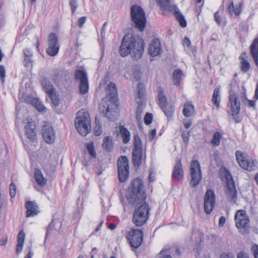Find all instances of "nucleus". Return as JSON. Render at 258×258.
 Here are the masks:
<instances>
[{
    "label": "nucleus",
    "instance_id": "obj_50",
    "mask_svg": "<svg viewBox=\"0 0 258 258\" xmlns=\"http://www.w3.org/2000/svg\"><path fill=\"white\" fill-rule=\"evenodd\" d=\"M142 142L138 134H135L134 136V145H141Z\"/></svg>",
    "mask_w": 258,
    "mask_h": 258
},
{
    "label": "nucleus",
    "instance_id": "obj_4",
    "mask_svg": "<svg viewBox=\"0 0 258 258\" xmlns=\"http://www.w3.org/2000/svg\"><path fill=\"white\" fill-rule=\"evenodd\" d=\"M156 1L162 11L164 12L174 11V15L181 27L184 28L186 26V21L183 15L174 4L173 0H156Z\"/></svg>",
    "mask_w": 258,
    "mask_h": 258
},
{
    "label": "nucleus",
    "instance_id": "obj_61",
    "mask_svg": "<svg viewBox=\"0 0 258 258\" xmlns=\"http://www.w3.org/2000/svg\"><path fill=\"white\" fill-rule=\"evenodd\" d=\"M182 138H183V140L184 141V142L185 143V144H187L188 143V139H189V134L187 132H184L182 133Z\"/></svg>",
    "mask_w": 258,
    "mask_h": 258
},
{
    "label": "nucleus",
    "instance_id": "obj_31",
    "mask_svg": "<svg viewBox=\"0 0 258 258\" xmlns=\"http://www.w3.org/2000/svg\"><path fill=\"white\" fill-rule=\"evenodd\" d=\"M184 75L180 69H176L172 75L173 83L175 86H178L181 81L183 79Z\"/></svg>",
    "mask_w": 258,
    "mask_h": 258
},
{
    "label": "nucleus",
    "instance_id": "obj_16",
    "mask_svg": "<svg viewBox=\"0 0 258 258\" xmlns=\"http://www.w3.org/2000/svg\"><path fill=\"white\" fill-rule=\"evenodd\" d=\"M237 190L235 187L234 181L232 178L231 176L230 178L227 177L226 189L225 190V196L228 200L231 203H235L237 200Z\"/></svg>",
    "mask_w": 258,
    "mask_h": 258
},
{
    "label": "nucleus",
    "instance_id": "obj_17",
    "mask_svg": "<svg viewBox=\"0 0 258 258\" xmlns=\"http://www.w3.org/2000/svg\"><path fill=\"white\" fill-rule=\"evenodd\" d=\"M238 99V95L230 91L229 97L230 110L231 112V115L233 116L234 119L236 122L239 121L236 119V117L240 110V103Z\"/></svg>",
    "mask_w": 258,
    "mask_h": 258
},
{
    "label": "nucleus",
    "instance_id": "obj_24",
    "mask_svg": "<svg viewBox=\"0 0 258 258\" xmlns=\"http://www.w3.org/2000/svg\"><path fill=\"white\" fill-rule=\"evenodd\" d=\"M25 207L27 209L26 213L27 217L34 216L39 212L38 206L34 202L27 201Z\"/></svg>",
    "mask_w": 258,
    "mask_h": 258
},
{
    "label": "nucleus",
    "instance_id": "obj_19",
    "mask_svg": "<svg viewBox=\"0 0 258 258\" xmlns=\"http://www.w3.org/2000/svg\"><path fill=\"white\" fill-rule=\"evenodd\" d=\"M42 137L47 144H52L54 143L55 134L53 128L49 124H45L43 126L42 130Z\"/></svg>",
    "mask_w": 258,
    "mask_h": 258
},
{
    "label": "nucleus",
    "instance_id": "obj_9",
    "mask_svg": "<svg viewBox=\"0 0 258 258\" xmlns=\"http://www.w3.org/2000/svg\"><path fill=\"white\" fill-rule=\"evenodd\" d=\"M235 155L239 165L243 169L251 171L257 168L256 161L246 159L243 153L237 151L235 153Z\"/></svg>",
    "mask_w": 258,
    "mask_h": 258
},
{
    "label": "nucleus",
    "instance_id": "obj_23",
    "mask_svg": "<svg viewBox=\"0 0 258 258\" xmlns=\"http://www.w3.org/2000/svg\"><path fill=\"white\" fill-rule=\"evenodd\" d=\"M161 51L160 41L158 39H154L151 42L149 48V53L155 57L159 55Z\"/></svg>",
    "mask_w": 258,
    "mask_h": 258
},
{
    "label": "nucleus",
    "instance_id": "obj_13",
    "mask_svg": "<svg viewBox=\"0 0 258 258\" xmlns=\"http://www.w3.org/2000/svg\"><path fill=\"white\" fill-rule=\"evenodd\" d=\"M143 232L142 230L132 229L126 238L132 247L137 248L143 242Z\"/></svg>",
    "mask_w": 258,
    "mask_h": 258
},
{
    "label": "nucleus",
    "instance_id": "obj_30",
    "mask_svg": "<svg viewBox=\"0 0 258 258\" xmlns=\"http://www.w3.org/2000/svg\"><path fill=\"white\" fill-rule=\"evenodd\" d=\"M26 101L28 102H30V103L32 104L34 106H35L36 108H37L38 111L39 112L44 111L46 109V108L44 106V105L37 98L29 97L26 99Z\"/></svg>",
    "mask_w": 258,
    "mask_h": 258
},
{
    "label": "nucleus",
    "instance_id": "obj_60",
    "mask_svg": "<svg viewBox=\"0 0 258 258\" xmlns=\"http://www.w3.org/2000/svg\"><path fill=\"white\" fill-rule=\"evenodd\" d=\"M225 222H226L225 217L224 216H221L219 219V226L220 227H222L224 225Z\"/></svg>",
    "mask_w": 258,
    "mask_h": 258
},
{
    "label": "nucleus",
    "instance_id": "obj_62",
    "mask_svg": "<svg viewBox=\"0 0 258 258\" xmlns=\"http://www.w3.org/2000/svg\"><path fill=\"white\" fill-rule=\"evenodd\" d=\"M240 98H241V102L242 103H243L244 101H245L246 100H247L248 99L247 98V96H246V94L245 91H244V92H242L241 93Z\"/></svg>",
    "mask_w": 258,
    "mask_h": 258
},
{
    "label": "nucleus",
    "instance_id": "obj_10",
    "mask_svg": "<svg viewBox=\"0 0 258 258\" xmlns=\"http://www.w3.org/2000/svg\"><path fill=\"white\" fill-rule=\"evenodd\" d=\"M236 226L243 234L246 233L248 227L249 219L244 210H238L235 214Z\"/></svg>",
    "mask_w": 258,
    "mask_h": 258
},
{
    "label": "nucleus",
    "instance_id": "obj_37",
    "mask_svg": "<svg viewBox=\"0 0 258 258\" xmlns=\"http://www.w3.org/2000/svg\"><path fill=\"white\" fill-rule=\"evenodd\" d=\"M220 89L216 88L214 90L212 101L213 104L217 109L220 107Z\"/></svg>",
    "mask_w": 258,
    "mask_h": 258
},
{
    "label": "nucleus",
    "instance_id": "obj_55",
    "mask_svg": "<svg viewBox=\"0 0 258 258\" xmlns=\"http://www.w3.org/2000/svg\"><path fill=\"white\" fill-rule=\"evenodd\" d=\"M156 135V130L153 129L151 131L150 133L148 135V140L149 141H152Z\"/></svg>",
    "mask_w": 258,
    "mask_h": 258
},
{
    "label": "nucleus",
    "instance_id": "obj_58",
    "mask_svg": "<svg viewBox=\"0 0 258 258\" xmlns=\"http://www.w3.org/2000/svg\"><path fill=\"white\" fill-rule=\"evenodd\" d=\"M166 250H162L160 252V255L161 258H172V257L169 255L167 254L166 252Z\"/></svg>",
    "mask_w": 258,
    "mask_h": 258
},
{
    "label": "nucleus",
    "instance_id": "obj_8",
    "mask_svg": "<svg viewBox=\"0 0 258 258\" xmlns=\"http://www.w3.org/2000/svg\"><path fill=\"white\" fill-rule=\"evenodd\" d=\"M118 176L119 180L125 182L129 176V165L128 159L126 156L120 157L117 161Z\"/></svg>",
    "mask_w": 258,
    "mask_h": 258
},
{
    "label": "nucleus",
    "instance_id": "obj_33",
    "mask_svg": "<svg viewBox=\"0 0 258 258\" xmlns=\"http://www.w3.org/2000/svg\"><path fill=\"white\" fill-rule=\"evenodd\" d=\"M25 237V234L23 230H21L20 231L18 235L17 238V246L16 248V252L17 253H19L22 251L23 245L24 243Z\"/></svg>",
    "mask_w": 258,
    "mask_h": 258
},
{
    "label": "nucleus",
    "instance_id": "obj_21",
    "mask_svg": "<svg viewBox=\"0 0 258 258\" xmlns=\"http://www.w3.org/2000/svg\"><path fill=\"white\" fill-rule=\"evenodd\" d=\"M50 155L48 152L44 156H41L40 157V163L43 169L47 173L54 172L55 171V166L51 162Z\"/></svg>",
    "mask_w": 258,
    "mask_h": 258
},
{
    "label": "nucleus",
    "instance_id": "obj_25",
    "mask_svg": "<svg viewBox=\"0 0 258 258\" xmlns=\"http://www.w3.org/2000/svg\"><path fill=\"white\" fill-rule=\"evenodd\" d=\"M184 172L181 161L178 160L176 161V164L174 167L172 177L176 180H181L183 178Z\"/></svg>",
    "mask_w": 258,
    "mask_h": 258
},
{
    "label": "nucleus",
    "instance_id": "obj_59",
    "mask_svg": "<svg viewBox=\"0 0 258 258\" xmlns=\"http://www.w3.org/2000/svg\"><path fill=\"white\" fill-rule=\"evenodd\" d=\"M237 258H249L247 253L244 251H240L237 254Z\"/></svg>",
    "mask_w": 258,
    "mask_h": 258
},
{
    "label": "nucleus",
    "instance_id": "obj_57",
    "mask_svg": "<svg viewBox=\"0 0 258 258\" xmlns=\"http://www.w3.org/2000/svg\"><path fill=\"white\" fill-rule=\"evenodd\" d=\"M251 249L254 258H258V245H253Z\"/></svg>",
    "mask_w": 258,
    "mask_h": 258
},
{
    "label": "nucleus",
    "instance_id": "obj_49",
    "mask_svg": "<svg viewBox=\"0 0 258 258\" xmlns=\"http://www.w3.org/2000/svg\"><path fill=\"white\" fill-rule=\"evenodd\" d=\"M182 44L184 47H186L187 49H189L191 45V42L189 39L185 37L182 41Z\"/></svg>",
    "mask_w": 258,
    "mask_h": 258
},
{
    "label": "nucleus",
    "instance_id": "obj_7",
    "mask_svg": "<svg viewBox=\"0 0 258 258\" xmlns=\"http://www.w3.org/2000/svg\"><path fill=\"white\" fill-rule=\"evenodd\" d=\"M117 101H112V99H109L108 96L102 99L99 104V109L100 112L110 120H114V115L112 114L113 107L116 106Z\"/></svg>",
    "mask_w": 258,
    "mask_h": 258
},
{
    "label": "nucleus",
    "instance_id": "obj_14",
    "mask_svg": "<svg viewBox=\"0 0 258 258\" xmlns=\"http://www.w3.org/2000/svg\"><path fill=\"white\" fill-rule=\"evenodd\" d=\"M59 50V45L58 43V37L54 33H51L48 37L46 53L50 56H54L58 54Z\"/></svg>",
    "mask_w": 258,
    "mask_h": 258
},
{
    "label": "nucleus",
    "instance_id": "obj_44",
    "mask_svg": "<svg viewBox=\"0 0 258 258\" xmlns=\"http://www.w3.org/2000/svg\"><path fill=\"white\" fill-rule=\"evenodd\" d=\"M16 186L14 182H12L10 186V195L11 198L15 197L16 194Z\"/></svg>",
    "mask_w": 258,
    "mask_h": 258
},
{
    "label": "nucleus",
    "instance_id": "obj_2",
    "mask_svg": "<svg viewBox=\"0 0 258 258\" xmlns=\"http://www.w3.org/2000/svg\"><path fill=\"white\" fill-rule=\"evenodd\" d=\"M126 197L132 205H138L144 203L146 197L143 189V182L141 179L137 178L132 181L131 186L127 190Z\"/></svg>",
    "mask_w": 258,
    "mask_h": 258
},
{
    "label": "nucleus",
    "instance_id": "obj_3",
    "mask_svg": "<svg viewBox=\"0 0 258 258\" xmlns=\"http://www.w3.org/2000/svg\"><path fill=\"white\" fill-rule=\"evenodd\" d=\"M75 126L79 133L82 136H85L91 130V120L88 112L85 109H82L77 113L75 119Z\"/></svg>",
    "mask_w": 258,
    "mask_h": 258
},
{
    "label": "nucleus",
    "instance_id": "obj_22",
    "mask_svg": "<svg viewBox=\"0 0 258 258\" xmlns=\"http://www.w3.org/2000/svg\"><path fill=\"white\" fill-rule=\"evenodd\" d=\"M133 163L135 166H139L143 160L144 153L142 146H135L133 150Z\"/></svg>",
    "mask_w": 258,
    "mask_h": 258
},
{
    "label": "nucleus",
    "instance_id": "obj_40",
    "mask_svg": "<svg viewBox=\"0 0 258 258\" xmlns=\"http://www.w3.org/2000/svg\"><path fill=\"white\" fill-rule=\"evenodd\" d=\"M221 137V135L219 132H216L214 133L211 141L212 143L214 145H219Z\"/></svg>",
    "mask_w": 258,
    "mask_h": 258
},
{
    "label": "nucleus",
    "instance_id": "obj_64",
    "mask_svg": "<svg viewBox=\"0 0 258 258\" xmlns=\"http://www.w3.org/2000/svg\"><path fill=\"white\" fill-rule=\"evenodd\" d=\"M101 132L102 131L100 126L98 127V128H95L94 130V134L96 136H99L101 134Z\"/></svg>",
    "mask_w": 258,
    "mask_h": 258
},
{
    "label": "nucleus",
    "instance_id": "obj_12",
    "mask_svg": "<svg viewBox=\"0 0 258 258\" xmlns=\"http://www.w3.org/2000/svg\"><path fill=\"white\" fill-rule=\"evenodd\" d=\"M190 170L191 177L190 183L192 186L195 187L200 182L202 179L200 165L198 161L193 160L191 162Z\"/></svg>",
    "mask_w": 258,
    "mask_h": 258
},
{
    "label": "nucleus",
    "instance_id": "obj_20",
    "mask_svg": "<svg viewBox=\"0 0 258 258\" xmlns=\"http://www.w3.org/2000/svg\"><path fill=\"white\" fill-rule=\"evenodd\" d=\"M25 132L27 138L32 142L37 140L36 125L34 121H28L25 125Z\"/></svg>",
    "mask_w": 258,
    "mask_h": 258
},
{
    "label": "nucleus",
    "instance_id": "obj_34",
    "mask_svg": "<svg viewBox=\"0 0 258 258\" xmlns=\"http://www.w3.org/2000/svg\"><path fill=\"white\" fill-rule=\"evenodd\" d=\"M194 106L191 102L189 101L186 102L182 110L183 115L187 117H190L194 114Z\"/></svg>",
    "mask_w": 258,
    "mask_h": 258
},
{
    "label": "nucleus",
    "instance_id": "obj_36",
    "mask_svg": "<svg viewBox=\"0 0 258 258\" xmlns=\"http://www.w3.org/2000/svg\"><path fill=\"white\" fill-rule=\"evenodd\" d=\"M158 100L159 105L161 108L167 106V99L161 88L158 89Z\"/></svg>",
    "mask_w": 258,
    "mask_h": 258
},
{
    "label": "nucleus",
    "instance_id": "obj_5",
    "mask_svg": "<svg viewBox=\"0 0 258 258\" xmlns=\"http://www.w3.org/2000/svg\"><path fill=\"white\" fill-rule=\"evenodd\" d=\"M131 14L135 27L143 31L146 25V18L144 10L141 7L133 5L131 7Z\"/></svg>",
    "mask_w": 258,
    "mask_h": 258
},
{
    "label": "nucleus",
    "instance_id": "obj_1",
    "mask_svg": "<svg viewBox=\"0 0 258 258\" xmlns=\"http://www.w3.org/2000/svg\"><path fill=\"white\" fill-rule=\"evenodd\" d=\"M145 44L140 36L131 35H125L120 46L119 52L122 57L131 54L136 60L141 58L144 51Z\"/></svg>",
    "mask_w": 258,
    "mask_h": 258
},
{
    "label": "nucleus",
    "instance_id": "obj_35",
    "mask_svg": "<svg viewBox=\"0 0 258 258\" xmlns=\"http://www.w3.org/2000/svg\"><path fill=\"white\" fill-rule=\"evenodd\" d=\"M41 85L46 93L48 95L55 92V89L50 81L44 78L41 81Z\"/></svg>",
    "mask_w": 258,
    "mask_h": 258
},
{
    "label": "nucleus",
    "instance_id": "obj_54",
    "mask_svg": "<svg viewBox=\"0 0 258 258\" xmlns=\"http://www.w3.org/2000/svg\"><path fill=\"white\" fill-rule=\"evenodd\" d=\"M24 57H32V51L31 49L28 48H25L23 50Z\"/></svg>",
    "mask_w": 258,
    "mask_h": 258
},
{
    "label": "nucleus",
    "instance_id": "obj_15",
    "mask_svg": "<svg viewBox=\"0 0 258 258\" xmlns=\"http://www.w3.org/2000/svg\"><path fill=\"white\" fill-rule=\"evenodd\" d=\"M75 79L80 82L79 89L82 94L88 92L89 83L87 72L85 70H77L75 73Z\"/></svg>",
    "mask_w": 258,
    "mask_h": 258
},
{
    "label": "nucleus",
    "instance_id": "obj_53",
    "mask_svg": "<svg viewBox=\"0 0 258 258\" xmlns=\"http://www.w3.org/2000/svg\"><path fill=\"white\" fill-rule=\"evenodd\" d=\"M87 20V17H82L79 19V20L77 21V25L79 27H82L83 25L85 24Z\"/></svg>",
    "mask_w": 258,
    "mask_h": 258
},
{
    "label": "nucleus",
    "instance_id": "obj_45",
    "mask_svg": "<svg viewBox=\"0 0 258 258\" xmlns=\"http://www.w3.org/2000/svg\"><path fill=\"white\" fill-rule=\"evenodd\" d=\"M6 77V70L5 67L2 65H0V80L2 83L5 82V78Z\"/></svg>",
    "mask_w": 258,
    "mask_h": 258
},
{
    "label": "nucleus",
    "instance_id": "obj_27",
    "mask_svg": "<svg viewBox=\"0 0 258 258\" xmlns=\"http://www.w3.org/2000/svg\"><path fill=\"white\" fill-rule=\"evenodd\" d=\"M118 136L122 140V142L124 144H128L131 140V134L129 131L123 125L119 126Z\"/></svg>",
    "mask_w": 258,
    "mask_h": 258
},
{
    "label": "nucleus",
    "instance_id": "obj_43",
    "mask_svg": "<svg viewBox=\"0 0 258 258\" xmlns=\"http://www.w3.org/2000/svg\"><path fill=\"white\" fill-rule=\"evenodd\" d=\"M69 4L71 7L72 13L74 15L78 8V0H70Z\"/></svg>",
    "mask_w": 258,
    "mask_h": 258
},
{
    "label": "nucleus",
    "instance_id": "obj_52",
    "mask_svg": "<svg viewBox=\"0 0 258 258\" xmlns=\"http://www.w3.org/2000/svg\"><path fill=\"white\" fill-rule=\"evenodd\" d=\"M220 258H234V255L232 252H223L220 255Z\"/></svg>",
    "mask_w": 258,
    "mask_h": 258
},
{
    "label": "nucleus",
    "instance_id": "obj_26",
    "mask_svg": "<svg viewBox=\"0 0 258 258\" xmlns=\"http://www.w3.org/2000/svg\"><path fill=\"white\" fill-rule=\"evenodd\" d=\"M250 53L255 64L258 66V37L252 41L250 47Z\"/></svg>",
    "mask_w": 258,
    "mask_h": 258
},
{
    "label": "nucleus",
    "instance_id": "obj_28",
    "mask_svg": "<svg viewBox=\"0 0 258 258\" xmlns=\"http://www.w3.org/2000/svg\"><path fill=\"white\" fill-rule=\"evenodd\" d=\"M108 93L107 96L109 99H112V101H117V90L115 84L112 82H110L108 85L107 88Z\"/></svg>",
    "mask_w": 258,
    "mask_h": 258
},
{
    "label": "nucleus",
    "instance_id": "obj_18",
    "mask_svg": "<svg viewBox=\"0 0 258 258\" xmlns=\"http://www.w3.org/2000/svg\"><path fill=\"white\" fill-rule=\"evenodd\" d=\"M215 204V195L214 192L210 189L208 190L204 199V209L207 214H210Z\"/></svg>",
    "mask_w": 258,
    "mask_h": 258
},
{
    "label": "nucleus",
    "instance_id": "obj_46",
    "mask_svg": "<svg viewBox=\"0 0 258 258\" xmlns=\"http://www.w3.org/2000/svg\"><path fill=\"white\" fill-rule=\"evenodd\" d=\"M153 120V115L150 113H147L144 117V122L146 124H150Z\"/></svg>",
    "mask_w": 258,
    "mask_h": 258
},
{
    "label": "nucleus",
    "instance_id": "obj_63",
    "mask_svg": "<svg viewBox=\"0 0 258 258\" xmlns=\"http://www.w3.org/2000/svg\"><path fill=\"white\" fill-rule=\"evenodd\" d=\"M183 124H184L185 127L186 129L189 128L191 125V123L189 120H184L183 121Z\"/></svg>",
    "mask_w": 258,
    "mask_h": 258
},
{
    "label": "nucleus",
    "instance_id": "obj_11",
    "mask_svg": "<svg viewBox=\"0 0 258 258\" xmlns=\"http://www.w3.org/2000/svg\"><path fill=\"white\" fill-rule=\"evenodd\" d=\"M138 96L135 98L136 102L138 104L137 109L136 117L139 123L142 122V115L143 113V109L142 107V102L146 95V88L144 85L140 83L138 86Z\"/></svg>",
    "mask_w": 258,
    "mask_h": 258
},
{
    "label": "nucleus",
    "instance_id": "obj_47",
    "mask_svg": "<svg viewBox=\"0 0 258 258\" xmlns=\"http://www.w3.org/2000/svg\"><path fill=\"white\" fill-rule=\"evenodd\" d=\"M242 103L248 107H253V109H255V101L254 100L247 99Z\"/></svg>",
    "mask_w": 258,
    "mask_h": 258
},
{
    "label": "nucleus",
    "instance_id": "obj_42",
    "mask_svg": "<svg viewBox=\"0 0 258 258\" xmlns=\"http://www.w3.org/2000/svg\"><path fill=\"white\" fill-rule=\"evenodd\" d=\"M162 109L166 116L168 117H171L174 111V109L172 106L167 107L166 106V107L162 108Z\"/></svg>",
    "mask_w": 258,
    "mask_h": 258
},
{
    "label": "nucleus",
    "instance_id": "obj_39",
    "mask_svg": "<svg viewBox=\"0 0 258 258\" xmlns=\"http://www.w3.org/2000/svg\"><path fill=\"white\" fill-rule=\"evenodd\" d=\"M84 153L85 155L89 154L92 158H95L96 157L94 146H86V149H84Z\"/></svg>",
    "mask_w": 258,
    "mask_h": 258
},
{
    "label": "nucleus",
    "instance_id": "obj_56",
    "mask_svg": "<svg viewBox=\"0 0 258 258\" xmlns=\"http://www.w3.org/2000/svg\"><path fill=\"white\" fill-rule=\"evenodd\" d=\"M215 20L218 25H220L222 24V19L220 16L218 12H217L214 14Z\"/></svg>",
    "mask_w": 258,
    "mask_h": 258
},
{
    "label": "nucleus",
    "instance_id": "obj_29",
    "mask_svg": "<svg viewBox=\"0 0 258 258\" xmlns=\"http://www.w3.org/2000/svg\"><path fill=\"white\" fill-rule=\"evenodd\" d=\"M243 5L242 2H240L238 5L234 6L233 2H231L228 8V12L230 15L234 14L237 16L240 15Z\"/></svg>",
    "mask_w": 258,
    "mask_h": 258
},
{
    "label": "nucleus",
    "instance_id": "obj_48",
    "mask_svg": "<svg viewBox=\"0 0 258 258\" xmlns=\"http://www.w3.org/2000/svg\"><path fill=\"white\" fill-rule=\"evenodd\" d=\"M32 57H24V63L26 67L29 68L32 67Z\"/></svg>",
    "mask_w": 258,
    "mask_h": 258
},
{
    "label": "nucleus",
    "instance_id": "obj_6",
    "mask_svg": "<svg viewBox=\"0 0 258 258\" xmlns=\"http://www.w3.org/2000/svg\"><path fill=\"white\" fill-rule=\"evenodd\" d=\"M149 208L147 203H142L134 212L133 223L137 226H142L144 225L149 218Z\"/></svg>",
    "mask_w": 258,
    "mask_h": 258
},
{
    "label": "nucleus",
    "instance_id": "obj_51",
    "mask_svg": "<svg viewBox=\"0 0 258 258\" xmlns=\"http://www.w3.org/2000/svg\"><path fill=\"white\" fill-rule=\"evenodd\" d=\"M112 143V138L110 136H106L103 139V143L102 145H110Z\"/></svg>",
    "mask_w": 258,
    "mask_h": 258
},
{
    "label": "nucleus",
    "instance_id": "obj_32",
    "mask_svg": "<svg viewBox=\"0 0 258 258\" xmlns=\"http://www.w3.org/2000/svg\"><path fill=\"white\" fill-rule=\"evenodd\" d=\"M34 176L36 181L41 186H44L46 184L47 179L44 177L40 170L36 169L34 172Z\"/></svg>",
    "mask_w": 258,
    "mask_h": 258
},
{
    "label": "nucleus",
    "instance_id": "obj_41",
    "mask_svg": "<svg viewBox=\"0 0 258 258\" xmlns=\"http://www.w3.org/2000/svg\"><path fill=\"white\" fill-rule=\"evenodd\" d=\"M48 96L51 99L53 105L55 106H58L59 103V100L57 96L56 95L55 92H54V93H51L48 94Z\"/></svg>",
    "mask_w": 258,
    "mask_h": 258
},
{
    "label": "nucleus",
    "instance_id": "obj_38",
    "mask_svg": "<svg viewBox=\"0 0 258 258\" xmlns=\"http://www.w3.org/2000/svg\"><path fill=\"white\" fill-rule=\"evenodd\" d=\"M240 58L241 59V70L243 73L247 72L250 69V64L249 63L245 60L244 58L240 56Z\"/></svg>",
    "mask_w": 258,
    "mask_h": 258
}]
</instances>
